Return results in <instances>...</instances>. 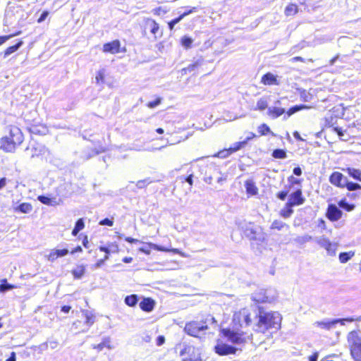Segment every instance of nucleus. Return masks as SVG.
I'll list each match as a JSON object with an SVG mask.
<instances>
[{
  "label": "nucleus",
  "mask_w": 361,
  "mask_h": 361,
  "mask_svg": "<svg viewBox=\"0 0 361 361\" xmlns=\"http://www.w3.org/2000/svg\"><path fill=\"white\" fill-rule=\"evenodd\" d=\"M99 224L101 226H112L114 225V221L111 219L106 218V219L100 221Z\"/></svg>",
  "instance_id": "nucleus-52"
},
{
  "label": "nucleus",
  "mask_w": 361,
  "mask_h": 361,
  "mask_svg": "<svg viewBox=\"0 0 361 361\" xmlns=\"http://www.w3.org/2000/svg\"><path fill=\"white\" fill-rule=\"evenodd\" d=\"M346 188L349 191H355L361 189V185L356 183H353L348 181V178L346 179V184H344V188Z\"/></svg>",
  "instance_id": "nucleus-36"
},
{
  "label": "nucleus",
  "mask_w": 361,
  "mask_h": 361,
  "mask_svg": "<svg viewBox=\"0 0 361 361\" xmlns=\"http://www.w3.org/2000/svg\"><path fill=\"white\" fill-rule=\"evenodd\" d=\"M75 227L78 229L80 231L84 228L85 227V223L82 219H79L75 225Z\"/></svg>",
  "instance_id": "nucleus-53"
},
{
  "label": "nucleus",
  "mask_w": 361,
  "mask_h": 361,
  "mask_svg": "<svg viewBox=\"0 0 361 361\" xmlns=\"http://www.w3.org/2000/svg\"><path fill=\"white\" fill-rule=\"evenodd\" d=\"M268 108V102L265 97L260 98L257 102V106L255 110L263 111Z\"/></svg>",
  "instance_id": "nucleus-34"
},
{
  "label": "nucleus",
  "mask_w": 361,
  "mask_h": 361,
  "mask_svg": "<svg viewBox=\"0 0 361 361\" xmlns=\"http://www.w3.org/2000/svg\"><path fill=\"white\" fill-rule=\"evenodd\" d=\"M312 237L311 235H304L302 236L296 237L295 238L293 239V241L297 244L303 245L307 242H310V240H312Z\"/></svg>",
  "instance_id": "nucleus-33"
},
{
  "label": "nucleus",
  "mask_w": 361,
  "mask_h": 361,
  "mask_svg": "<svg viewBox=\"0 0 361 361\" xmlns=\"http://www.w3.org/2000/svg\"><path fill=\"white\" fill-rule=\"evenodd\" d=\"M309 107L306 105H304V104H300V105H295L293 107H291L287 112H286V116H284V119H286L288 118V117H290L291 115L294 114L295 113L298 112V111H300V110H302V109H308Z\"/></svg>",
  "instance_id": "nucleus-27"
},
{
  "label": "nucleus",
  "mask_w": 361,
  "mask_h": 361,
  "mask_svg": "<svg viewBox=\"0 0 361 361\" xmlns=\"http://www.w3.org/2000/svg\"><path fill=\"white\" fill-rule=\"evenodd\" d=\"M23 44V42L22 40H19L15 45L11 46L8 47L4 52V57L6 58L11 54L16 52L21 46Z\"/></svg>",
  "instance_id": "nucleus-21"
},
{
  "label": "nucleus",
  "mask_w": 361,
  "mask_h": 361,
  "mask_svg": "<svg viewBox=\"0 0 361 361\" xmlns=\"http://www.w3.org/2000/svg\"><path fill=\"white\" fill-rule=\"evenodd\" d=\"M338 323H340L341 325H344V320H341V319H336L333 320H324L322 322H317L315 324L317 326H319L324 329H331L335 326V325Z\"/></svg>",
  "instance_id": "nucleus-12"
},
{
  "label": "nucleus",
  "mask_w": 361,
  "mask_h": 361,
  "mask_svg": "<svg viewBox=\"0 0 361 361\" xmlns=\"http://www.w3.org/2000/svg\"><path fill=\"white\" fill-rule=\"evenodd\" d=\"M298 12V6L295 4H289L285 9V14L286 16L294 15Z\"/></svg>",
  "instance_id": "nucleus-40"
},
{
  "label": "nucleus",
  "mask_w": 361,
  "mask_h": 361,
  "mask_svg": "<svg viewBox=\"0 0 361 361\" xmlns=\"http://www.w3.org/2000/svg\"><path fill=\"white\" fill-rule=\"evenodd\" d=\"M68 253V250L67 249L63 250H52L50 254L48 256V259L50 262H54L59 257H63Z\"/></svg>",
  "instance_id": "nucleus-17"
},
{
  "label": "nucleus",
  "mask_w": 361,
  "mask_h": 361,
  "mask_svg": "<svg viewBox=\"0 0 361 361\" xmlns=\"http://www.w3.org/2000/svg\"><path fill=\"white\" fill-rule=\"evenodd\" d=\"M208 329V326L203 321H192L185 324L184 331L191 336L198 337L200 333Z\"/></svg>",
  "instance_id": "nucleus-4"
},
{
  "label": "nucleus",
  "mask_w": 361,
  "mask_h": 361,
  "mask_svg": "<svg viewBox=\"0 0 361 361\" xmlns=\"http://www.w3.org/2000/svg\"><path fill=\"white\" fill-rule=\"evenodd\" d=\"M257 302H271L276 298V293L271 289H258L251 296Z\"/></svg>",
  "instance_id": "nucleus-5"
},
{
  "label": "nucleus",
  "mask_w": 361,
  "mask_h": 361,
  "mask_svg": "<svg viewBox=\"0 0 361 361\" xmlns=\"http://www.w3.org/2000/svg\"><path fill=\"white\" fill-rule=\"evenodd\" d=\"M161 98L160 97H158L157 98V99H155L154 101H152V102H148V104H147V106L150 108V109H153V108H155L156 106H157L159 104H161Z\"/></svg>",
  "instance_id": "nucleus-50"
},
{
  "label": "nucleus",
  "mask_w": 361,
  "mask_h": 361,
  "mask_svg": "<svg viewBox=\"0 0 361 361\" xmlns=\"http://www.w3.org/2000/svg\"><path fill=\"white\" fill-rule=\"evenodd\" d=\"M341 320H344V323L345 322H361V316L356 317H353L344 318V319H341Z\"/></svg>",
  "instance_id": "nucleus-54"
},
{
  "label": "nucleus",
  "mask_w": 361,
  "mask_h": 361,
  "mask_svg": "<svg viewBox=\"0 0 361 361\" xmlns=\"http://www.w3.org/2000/svg\"><path fill=\"white\" fill-rule=\"evenodd\" d=\"M82 315L85 317V324L88 326H91L95 322L94 314L89 310H82Z\"/></svg>",
  "instance_id": "nucleus-25"
},
{
  "label": "nucleus",
  "mask_w": 361,
  "mask_h": 361,
  "mask_svg": "<svg viewBox=\"0 0 361 361\" xmlns=\"http://www.w3.org/2000/svg\"><path fill=\"white\" fill-rule=\"evenodd\" d=\"M272 156L276 159H285L286 157V152L283 149H277L274 150Z\"/></svg>",
  "instance_id": "nucleus-43"
},
{
  "label": "nucleus",
  "mask_w": 361,
  "mask_h": 361,
  "mask_svg": "<svg viewBox=\"0 0 361 361\" xmlns=\"http://www.w3.org/2000/svg\"><path fill=\"white\" fill-rule=\"evenodd\" d=\"M85 267L83 265L78 266L75 269L72 271V274L75 279H81L84 275Z\"/></svg>",
  "instance_id": "nucleus-30"
},
{
  "label": "nucleus",
  "mask_w": 361,
  "mask_h": 361,
  "mask_svg": "<svg viewBox=\"0 0 361 361\" xmlns=\"http://www.w3.org/2000/svg\"><path fill=\"white\" fill-rule=\"evenodd\" d=\"M92 348L94 349H97L99 351H101L104 349V348H107L109 349H111L112 347L111 346V339L109 337L104 338L100 343L97 345H93Z\"/></svg>",
  "instance_id": "nucleus-24"
},
{
  "label": "nucleus",
  "mask_w": 361,
  "mask_h": 361,
  "mask_svg": "<svg viewBox=\"0 0 361 361\" xmlns=\"http://www.w3.org/2000/svg\"><path fill=\"white\" fill-rule=\"evenodd\" d=\"M257 130L261 135L271 133L272 136H276V135L272 131H271L270 128L265 123L260 125Z\"/></svg>",
  "instance_id": "nucleus-35"
},
{
  "label": "nucleus",
  "mask_w": 361,
  "mask_h": 361,
  "mask_svg": "<svg viewBox=\"0 0 361 361\" xmlns=\"http://www.w3.org/2000/svg\"><path fill=\"white\" fill-rule=\"evenodd\" d=\"M293 173L295 176H300L302 174V169L300 167H295L293 169Z\"/></svg>",
  "instance_id": "nucleus-60"
},
{
  "label": "nucleus",
  "mask_w": 361,
  "mask_h": 361,
  "mask_svg": "<svg viewBox=\"0 0 361 361\" xmlns=\"http://www.w3.org/2000/svg\"><path fill=\"white\" fill-rule=\"evenodd\" d=\"M71 307L68 305H64L61 307V311L64 313H68L71 310Z\"/></svg>",
  "instance_id": "nucleus-61"
},
{
  "label": "nucleus",
  "mask_w": 361,
  "mask_h": 361,
  "mask_svg": "<svg viewBox=\"0 0 361 361\" xmlns=\"http://www.w3.org/2000/svg\"><path fill=\"white\" fill-rule=\"evenodd\" d=\"M346 177L338 171L334 172L329 177L330 183L339 188H344V184H346Z\"/></svg>",
  "instance_id": "nucleus-9"
},
{
  "label": "nucleus",
  "mask_w": 361,
  "mask_h": 361,
  "mask_svg": "<svg viewBox=\"0 0 361 361\" xmlns=\"http://www.w3.org/2000/svg\"><path fill=\"white\" fill-rule=\"evenodd\" d=\"M350 353L354 361H361V331H351L347 335Z\"/></svg>",
  "instance_id": "nucleus-3"
},
{
  "label": "nucleus",
  "mask_w": 361,
  "mask_h": 361,
  "mask_svg": "<svg viewBox=\"0 0 361 361\" xmlns=\"http://www.w3.org/2000/svg\"><path fill=\"white\" fill-rule=\"evenodd\" d=\"M142 340L145 343H149L151 341V340H152V338H151V336L149 335L146 334L145 336H144L142 337Z\"/></svg>",
  "instance_id": "nucleus-62"
},
{
  "label": "nucleus",
  "mask_w": 361,
  "mask_h": 361,
  "mask_svg": "<svg viewBox=\"0 0 361 361\" xmlns=\"http://www.w3.org/2000/svg\"><path fill=\"white\" fill-rule=\"evenodd\" d=\"M286 112L284 108H281V106H274L268 108L267 115L270 116L271 118L275 119L278 117L281 116Z\"/></svg>",
  "instance_id": "nucleus-14"
},
{
  "label": "nucleus",
  "mask_w": 361,
  "mask_h": 361,
  "mask_svg": "<svg viewBox=\"0 0 361 361\" xmlns=\"http://www.w3.org/2000/svg\"><path fill=\"white\" fill-rule=\"evenodd\" d=\"M261 82L265 85L279 84L276 79V77L271 73H267L264 74L262 78Z\"/></svg>",
  "instance_id": "nucleus-16"
},
{
  "label": "nucleus",
  "mask_w": 361,
  "mask_h": 361,
  "mask_svg": "<svg viewBox=\"0 0 361 361\" xmlns=\"http://www.w3.org/2000/svg\"><path fill=\"white\" fill-rule=\"evenodd\" d=\"M49 14V11H43L42 13L41 14L40 17L38 18L37 23H41L42 22L45 20V19L47 18Z\"/></svg>",
  "instance_id": "nucleus-55"
},
{
  "label": "nucleus",
  "mask_w": 361,
  "mask_h": 361,
  "mask_svg": "<svg viewBox=\"0 0 361 361\" xmlns=\"http://www.w3.org/2000/svg\"><path fill=\"white\" fill-rule=\"evenodd\" d=\"M137 295H128L125 298V303L130 306V307H134L137 303Z\"/></svg>",
  "instance_id": "nucleus-32"
},
{
  "label": "nucleus",
  "mask_w": 361,
  "mask_h": 361,
  "mask_svg": "<svg viewBox=\"0 0 361 361\" xmlns=\"http://www.w3.org/2000/svg\"><path fill=\"white\" fill-rule=\"evenodd\" d=\"M293 206H289L288 203H286L285 207L281 210L280 214L283 218H289L293 213Z\"/></svg>",
  "instance_id": "nucleus-29"
},
{
  "label": "nucleus",
  "mask_w": 361,
  "mask_h": 361,
  "mask_svg": "<svg viewBox=\"0 0 361 361\" xmlns=\"http://www.w3.org/2000/svg\"><path fill=\"white\" fill-rule=\"evenodd\" d=\"M182 20V17L179 16L169 23V27L170 30H173L174 26Z\"/></svg>",
  "instance_id": "nucleus-51"
},
{
  "label": "nucleus",
  "mask_w": 361,
  "mask_h": 361,
  "mask_svg": "<svg viewBox=\"0 0 361 361\" xmlns=\"http://www.w3.org/2000/svg\"><path fill=\"white\" fill-rule=\"evenodd\" d=\"M348 174L355 180L361 181V171L355 169H348Z\"/></svg>",
  "instance_id": "nucleus-37"
},
{
  "label": "nucleus",
  "mask_w": 361,
  "mask_h": 361,
  "mask_svg": "<svg viewBox=\"0 0 361 361\" xmlns=\"http://www.w3.org/2000/svg\"><path fill=\"white\" fill-rule=\"evenodd\" d=\"M236 320L238 321L241 326L243 325L249 326L252 322L249 310L246 308L240 310L237 314L234 315V321Z\"/></svg>",
  "instance_id": "nucleus-7"
},
{
  "label": "nucleus",
  "mask_w": 361,
  "mask_h": 361,
  "mask_svg": "<svg viewBox=\"0 0 361 361\" xmlns=\"http://www.w3.org/2000/svg\"><path fill=\"white\" fill-rule=\"evenodd\" d=\"M258 321L256 325V331L264 333L269 329H279L281 326V316L277 312H265L259 308V312L256 314Z\"/></svg>",
  "instance_id": "nucleus-1"
},
{
  "label": "nucleus",
  "mask_w": 361,
  "mask_h": 361,
  "mask_svg": "<svg viewBox=\"0 0 361 361\" xmlns=\"http://www.w3.org/2000/svg\"><path fill=\"white\" fill-rule=\"evenodd\" d=\"M326 361H343L342 359L340 358V357L336 355H329L326 357Z\"/></svg>",
  "instance_id": "nucleus-56"
},
{
  "label": "nucleus",
  "mask_w": 361,
  "mask_h": 361,
  "mask_svg": "<svg viewBox=\"0 0 361 361\" xmlns=\"http://www.w3.org/2000/svg\"><path fill=\"white\" fill-rule=\"evenodd\" d=\"M289 189L288 188L287 190H282V191H280L277 194H276V197L277 198H279V200H285L286 198L287 197V195L289 192Z\"/></svg>",
  "instance_id": "nucleus-49"
},
{
  "label": "nucleus",
  "mask_w": 361,
  "mask_h": 361,
  "mask_svg": "<svg viewBox=\"0 0 361 361\" xmlns=\"http://www.w3.org/2000/svg\"><path fill=\"white\" fill-rule=\"evenodd\" d=\"M104 78V73L102 71H99L97 76H96V80L99 82V80H103Z\"/></svg>",
  "instance_id": "nucleus-59"
},
{
  "label": "nucleus",
  "mask_w": 361,
  "mask_h": 361,
  "mask_svg": "<svg viewBox=\"0 0 361 361\" xmlns=\"http://www.w3.org/2000/svg\"><path fill=\"white\" fill-rule=\"evenodd\" d=\"M203 61H204L203 59H197L193 63H191V64L188 65V67L183 68L182 71L185 72V73H188H188H191L193 71H195L197 67H198L199 66L202 65V63H203Z\"/></svg>",
  "instance_id": "nucleus-28"
},
{
  "label": "nucleus",
  "mask_w": 361,
  "mask_h": 361,
  "mask_svg": "<svg viewBox=\"0 0 361 361\" xmlns=\"http://www.w3.org/2000/svg\"><path fill=\"white\" fill-rule=\"evenodd\" d=\"M23 141V135L20 129L16 126H10L9 135L1 138L0 147L6 152H11Z\"/></svg>",
  "instance_id": "nucleus-2"
},
{
  "label": "nucleus",
  "mask_w": 361,
  "mask_h": 361,
  "mask_svg": "<svg viewBox=\"0 0 361 361\" xmlns=\"http://www.w3.org/2000/svg\"><path fill=\"white\" fill-rule=\"evenodd\" d=\"M153 181L151 180L149 178L143 180H140L136 183V186L139 189H142L146 188L147 185L150 184Z\"/></svg>",
  "instance_id": "nucleus-44"
},
{
  "label": "nucleus",
  "mask_w": 361,
  "mask_h": 361,
  "mask_svg": "<svg viewBox=\"0 0 361 361\" xmlns=\"http://www.w3.org/2000/svg\"><path fill=\"white\" fill-rule=\"evenodd\" d=\"M305 201V198L302 195V190L299 188L290 194L286 203H288L289 206L295 207L302 204Z\"/></svg>",
  "instance_id": "nucleus-6"
},
{
  "label": "nucleus",
  "mask_w": 361,
  "mask_h": 361,
  "mask_svg": "<svg viewBox=\"0 0 361 361\" xmlns=\"http://www.w3.org/2000/svg\"><path fill=\"white\" fill-rule=\"evenodd\" d=\"M6 361H16V353L14 352L11 353L10 357Z\"/></svg>",
  "instance_id": "nucleus-63"
},
{
  "label": "nucleus",
  "mask_w": 361,
  "mask_h": 361,
  "mask_svg": "<svg viewBox=\"0 0 361 361\" xmlns=\"http://www.w3.org/2000/svg\"><path fill=\"white\" fill-rule=\"evenodd\" d=\"M284 227L288 228V226L284 222L279 220H274L271 226V228L277 229L279 231L281 230Z\"/></svg>",
  "instance_id": "nucleus-38"
},
{
  "label": "nucleus",
  "mask_w": 361,
  "mask_h": 361,
  "mask_svg": "<svg viewBox=\"0 0 361 361\" xmlns=\"http://www.w3.org/2000/svg\"><path fill=\"white\" fill-rule=\"evenodd\" d=\"M14 210L23 214H27L32 210V206L30 203L24 202L15 207Z\"/></svg>",
  "instance_id": "nucleus-23"
},
{
  "label": "nucleus",
  "mask_w": 361,
  "mask_h": 361,
  "mask_svg": "<svg viewBox=\"0 0 361 361\" xmlns=\"http://www.w3.org/2000/svg\"><path fill=\"white\" fill-rule=\"evenodd\" d=\"M288 181L290 183V185L288 186V189L290 190L293 185H300L301 184V180L295 178L293 176H290L288 178Z\"/></svg>",
  "instance_id": "nucleus-47"
},
{
  "label": "nucleus",
  "mask_w": 361,
  "mask_h": 361,
  "mask_svg": "<svg viewBox=\"0 0 361 361\" xmlns=\"http://www.w3.org/2000/svg\"><path fill=\"white\" fill-rule=\"evenodd\" d=\"M316 243L322 247L324 248L325 250L329 247L330 243H331L328 238L322 236L317 238L315 239Z\"/></svg>",
  "instance_id": "nucleus-31"
},
{
  "label": "nucleus",
  "mask_w": 361,
  "mask_h": 361,
  "mask_svg": "<svg viewBox=\"0 0 361 361\" xmlns=\"http://www.w3.org/2000/svg\"><path fill=\"white\" fill-rule=\"evenodd\" d=\"M336 249H337V245L336 243H331L329 247H328L326 249V250L329 255L334 256L336 255Z\"/></svg>",
  "instance_id": "nucleus-46"
},
{
  "label": "nucleus",
  "mask_w": 361,
  "mask_h": 361,
  "mask_svg": "<svg viewBox=\"0 0 361 361\" xmlns=\"http://www.w3.org/2000/svg\"><path fill=\"white\" fill-rule=\"evenodd\" d=\"M342 211L336 207L335 204H329L327 209L326 216L327 218L332 221H338L341 218Z\"/></svg>",
  "instance_id": "nucleus-10"
},
{
  "label": "nucleus",
  "mask_w": 361,
  "mask_h": 361,
  "mask_svg": "<svg viewBox=\"0 0 361 361\" xmlns=\"http://www.w3.org/2000/svg\"><path fill=\"white\" fill-rule=\"evenodd\" d=\"M17 286L10 284L7 282V280L6 279H4L1 280V284H0V293H4L8 290H11L13 288H16Z\"/></svg>",
  "instance_id": "nucleus-26"
},
{
  "label": "nucleus",
  "mask_w": 361,
  "mask_h": 361,
  "mask_svg": "<svg viewBox=\"0 0 361 361\" xmlns=\"http://www.w3.org/2000/svg\"><path fill=\"white\" fill-rule=\"evenodd\" d=\"M353 252H341L339 255V260L341 263H345L353 257Z\"/></svg>",
  "instance_id": "nucleus-39"
},
{
  "label": "nucleus",
  "mask_w": 361,
  "mask_h": 361,
  "mask_svg": "<svg viewBox=\"0 0 361 361\" xmlns=\"http://www.w3.org/2000/svg\"><path fill=\"white\" fill-rule=\"evenodd\" d=\"M120 42L114 40L111 42L106 43L103 46V51L111 54H116L119 52Z\"/></svg>",
  "instance_id": "nucleus-13"
},
{
  "label": "nucleus",
  "mask_w": 361,
  "mask_h": 361,
  "mask_svg": "<svg viewBox=\"0 0 361 361\" xmlns=\"http://www.w3.org/2000/svg\"><path fill=\"white\" fill-rule=\"evenodd\" d=\"M247 145V140H243L242 142H235L233 144V146L229 149L231 152H236L241 148L244 147Z\"/></svg>",
  "instance_id": "nucleus-42"
},
{
  "label": "nucleus",
  "mask_w": 361,
  "mask_h": 361,
  "mask_svg": "<svg viewBox=\"0 0 361 361\" xmlns=\"http://www.w3.org/2000/svg\"><path fill=\"white\" fill-rule=\"evenodd\" d=\"M20 33H21V32L19 31V32H16L15 34H13V35H6V36H0V45L3 44L7 40H8L9 39L12 38L13 37L19 35Z\"/></svg>",
  "instance_id": "nucleus-48"
},
{
  "label": "nucleus",
  "mask_w": 361,
  "mask_h": 361,
  "mask_svg": "<svg viewBox=\"0 0 361 361\" xmlns=\"http://www.w3.org/2000/svg\"><path fill=\"white\" fill-rule=\"evenodd\" d=\"M183 361H201V360L198 357H197V358L188 357V358L183 359Z\"/></svg>",
  "instance_id": "nucleus-64"
},
{
  "label": "nucleus",
  "mask_w": 361,
  "mask_h": 361,
  "mask_svg": "<svg viewBox=\"0 0 361 361\" xmlns=\"http://www.w3.org/2000/svg\"><path fill=\"white\" fill-rule=\"evenodd\" d=\"M154 305V301L150 298H144L140 303V307L141 310L147 312L152 311Z\"/></svg>",
  "instance_id": "nucleus-15"
},
{
  "label": "nucleus",
  "mask_w": 361,
  "mask_h": 361,
  "mask_svg": "<svg viewBox=\"0 0 361 361\" xmlns=\"http://www.w3.org/2000/svg\"><path fill=\"white\" fill-rule=\"evenodd\" d=\"M236 350L235 348L225 343L217 344L215 346V352L219 355L235 354Z\"/></svg>",
  "instance_id": "nucleus-11"
},
{
  "label": "nucleus",
  "mask_w": 361,
  "mask_h": 361,
  "mask_svg": "<svg viewBox=\"0 0 361 361\" xmlns=\"http://www.w3.org/2000/svg\"><path fill=\"white\" fill-rule=\"evenodd\" d=\"M30 131L32 134L44 135L48 133V129L44 125L32 126L30 128Z\"/></svg>",
  "instance_id": "nucleus-18"
},
{
  "label": "nucleus",
  "mask_w": 361,
  "mask_h": 361,
  "mask_svg": "<svg viewBox=\"0 0 361 361\" xmlns=\"http://www.w3.org/2000/svg\"><path fill=\"white\" fill-rule=\"evenodd\" d=\"M37 200L42 204L48 205V206H56L59 204L56 198H51L44 195H39L37 197Z\"/></svg>",
  "instance_id": "nucleus-19"
},
{
  "label": "nucleus",
  "mask_w": 361,
  "mask_h": 361,
  "mask_svg": "<svg viewBox=\"0 0 361 361\" xmlns=\"http://www.w3.org/2000/svg\"><path fill=\"white\" fill-rule=\"evenodd\" d=\"M145 27L149 28L153 35H156L159 30V25L152 19L147 18L145 21Z\"/></svg>",
  "instance_id": "nucleus-22"
},
{
  "label": "nucleus",
  "mask_w": 361,
  "mask_h": 361,
  "mask_svg": "<svg viewBox=\"0 0 361 361\" xmlns=\"http://www.w3.org/2000/svg\"><path fill=\"white\" fill-rule=\"evenodd\" d=\"M165 342V338L164 336H159L157 338V345L161 346Z\"/></svg>",
  "instance_id": "nucleus-57"
},
{
  "label": "nucleus",
  "mask_w": 361,
  "mask_h": 361,
  "mask_svg": "<svg viewBox=\"0 0 361 361\" xmlns=\"http://www.w3.org/2000/svg\"><path fill=\"white\" fill-rule=\"evenodd\" d=\"M224 335L228 338V340L235 344H241L245 343V338L243 335L229 329H223Z\"/></svg>",
  "instance_id": "nucleus-8"
},
{
  "label": "nucleus",
  "mask_w": 361,
  "mask_h": 361,
  "mask_svg": "<svg viewBox=\"0 0 361 361\" xmlns=\"http://www.w3.org/2000/svg\"><path fill=\"white\" fill-rule=\"evenodd\" d=\"M193 40L187 36H184L181 39V44L185 49H189L191 47L192 43Z\"/></svg>",
  "instance_id": "nucleus-45"
},
{
  "label": "nucleus",
  "mask_w": 361,
  "mask_h": 361,
  "mask_svg": "<svg viewBox=\"0 0 361 361\" xmlns=\"http://www.w3.org/2000/svg\"><path fill=\"white\" fill-rule=\"evenodd\" d=\"M245 186L247 194L251 195H255L257 193L258 189L256 187L255 183L251 180L245 181Z\"/></svg>",
  "instance_id": "nucleus-20"
},
{
  "label": "nucleus",
  "mask_w": 361,
  "mask_h": 361,
  "mask_svg": "<svg viewBox=\"0 0 361 361\" xmlns=\"http://www.w3.org/2000/svg\"><path fill=\"white\" fill-rule=\"evenodd\" d=\"M319 357L318 353H314L309 357V361H317Z\"/></svg>",
  "instance_id": "nucleus-58"
},
{
  "label": "nucleus",
  "mask_w": 361,
  "mask_h": 361,
  "mask_svg": "<svg viewBox=\"0 0 361 361\" xmlns=\"http://www.w3.org/2000/svg\"><path fill=\"white\" fill-rule=\"evenodd\" d=\"M338 205L340 207L347 210L348 212H350V211L353 210L355 208L354 204H349L348 202H347V201L345 200H341L338 202Z\"/></svg>",
  "instance_id": "nucleus-41"
}]
</instances>
